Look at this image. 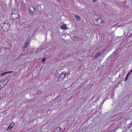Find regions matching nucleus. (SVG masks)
Masks as SVG:
<instances>
[{"instance_id":"18","label":"nucleus","mask_w":132,"mask_h":132,"mask_svg":"<svg viewBox=\"0 0 132 132\" xmlns=\"http://www.w3.org/2000/svg\"><path fill=\"white\" fill-rule=\"evenodd\" d=\"M132 72V69L129 72L130 73L131 72Z\"/></svg>"},{"instance_id":"7","label":"nucleus","mask_w":132,"mask_h":132,"mask_svg":"<svg viewBox=\"0 0 132 132\" xmlns=\"http://www.w3.org/2000/svg\"><path fill=\"white\" fill-rule=\"evenodd\" d=\"M29 42H26L24 43L23 46V47L24 48H26L27 47L28 45L29 44Z\"/></svg>"},{"instance_id":"2","label":"nucleus","mask_w":132,"mask_h":132,"mask_svg":"<svg viewBox=\"0 0 132 132\" xmlns=\"http://www.w3.org/2000/svg\"><path fill=\"white\" fill-rule=\"evenodd\" d=\"M94 20L95 21L96 24L98 25H100L101 23L104 22L100 18H98L97 19H95Z\"/></svg>"},{"instance_id":"6","label":"nucleus","mask_w":132,"mask_h":132,"mask_svg":"<svg viewBox=\"0 0 132 132\" xmlns=\"http://www.w3.org/2000/svg\"><path fill=\"white\" fill-rule=\"evenodd\" d=\"M28 8L29 9V10H35V8L32 6L31 5H29L28 6Z\"/></svg>"},{"instance_id":"5","label":"nucleus","mask_w":132,"mask_h":132,"mask_svg":"<svg viewBox=\"0 0 132 132\" xmlns=\"http://www.w3.org/2000/svg\"><path fill=\"white\" fill-rule=\"evenodd\" d=\"M102 51H100L98 52L96 54L95 56V58H97L98 57L101 55L102 54Z\"/></svg>"},{"instance_id":"17","label":"nucleus","mask_w":132,"mask_h":132,"mask_svg":"<svg viewBox=\"0 0 132 132\" xmlns=\"http://www.w3.org/2000/svg\"><path fill=\"white\" fill-rule=\"evenodd\" d=\"M25 48H23V47L22 48V50L23 51H24V50H25Z\"/></svg>"},{"instance_id":"13","label":"nucleus","mask_w":132,"mask_h":132,"mask_svg":"<svg viewBox=\"0 0 132 132\" xmlns=\"http://www.w3.org/2000/svg\"><path fill=\"white\" fill-rule=\"evenodd\" d=\"M6 74V72H4L1 73V76H3Z\"/></svg>"},{"instance_id":"14","label":"nucleus","mask_w":132,"mask_h":132,"mask_svg":"<svg viewBox=\"0 0 132 132\" xmlns=\"http://www.w3.org/2000/svg\"><path fill=\"white\" fill-rule=\"evenodd\" d=\"M46 60V58H43L42 60V61L43 62H44Z\"/></svg>"},{"instance_id":"12","label":"nucleus","mask_w":132,"mask_h":132,"mask_svg":"<svg viewBox=\"0 0 132 132\" xmlns=\"http://www.w3.org/2000/svg\"><path fill=\"white\" fill-rule=\"evenodd\" d=\"M33 10H29V13L31 14H34V12H33Z\"/></svg>"},{"instance_id":"16","label":"nucleus","mask_w":132,"mask_h":132,"mask_svg":"<svg viewBox=\"0 0 132 132\" xmlns=\"http://www.w3.org/2000/svg\"><path fill=\"white\" fill-rule=\"evenodd\" d=\"M13 72L12 71H8V72H6V73H10L11 72Z\"/></svg>"},{"instance_id":"19","label":"nucleus","mask_w":132,"mask_h":132,"mask_svg":"<svg viewBox=\"0 0 132 132\" xmlns=\"http://www.w3.org/2000/svg\"><path fill=\"white\" fill-rule=\"evenodd\" d=\"M93 1L94 2H95L97 1V0H93Z\"/></svg>"},{"instance_id":"15","label":"nucleus","mask_w":132,"mask_h":132,"mask_svg":"<svg viewBox=\"0 0 132 132\" xmlns=\"http://www.w3.org/2000/svg\"><path fill=\"white\" fill-rule=\"evenodd\" d=\"M118 51L117 50H115L114 51V54H117V53Z\"/></svg>"},{"instance_id":"10","label":"nucleus","mask_w":132,"mask_h":132,"mask_svg":"<svg viewBox=\"0 0 132 132\" xmlns=\"http://www.w3.org/2000/svg\"><path fill=\"white\" fill-rule=\"evenodd\" d=\"M61 27L62 29H65L67 28V27L64 25H62L61 26Z\"/></svg>"},{"instance_id":"9","label":"nucleus","mask_w":132,"mask_h":132,"mask_svg":"<svg viewBox=\"0 0 132 132\" xmlns=\"http://www.w3.org/2000/svg\"><path fill=\"white\" fill-rule=\"evenodd\" d=\"M130 74V73H129V72H128V74H127V76H126V78H125V81H127V79H128V77L129 76V75Z\"/></svg>"},{"instance_id":"20","label":"nucleus","mask_w":132,"mask_h":132,"mask_svg":"<svg viewBox=\"0 0 132 132\" xmlns=\"http://www.w3.org/2000/svg\"><path fill=\"white\" fill-rule=\"evenodd\" d=\"M58 1H59V2L60 1V0H58Z\"/></svg>"},{"instance_id":"3","label":"nucleus","mask_w":132,"mask_h":132,"mask_svg":"<svg viewBox=\"0 0 132 132\" xmlns=\"http://www.w3.org/2000/svg\"><path fill=\"white\" fill-rule=\"evenodd\" d=\"M66 75V73L63 72L61 73L60 75L59 76V79L61 78L62 79H63L65 77Z\"/></svg>"},{"instance_id":"1","label":"nucleus","mask_w":132,"mask_h":132,"mask_svg":"<svg viewBox=\"0 0 132 132\" xmlns=\"http://www.w3.org/2000/svg\"><path fill=\"white\" fill-rule=\"evenodd\" d=\"M11 17L13 21L15 22L16 23L18 22L19 20L20 16L17 14H13L11 15Z\"/></svg>"},{"instance_id":"8","label":"nucleus","mask_w":132,"mask_h":132,"mask_svg":"<svg viewBox=\"0 0 132 132\" xmlns=\"http://www.w3.org/2000/svg\"><path fill=\"white\" fill-rule=\"evenodd\" d=\"M75 17L76 18L77 21H78L80 20V17L79 16L77 15H75Z\"/></svg>"},{"instance_id":"4","label":"nucleus","mask_w":132,"mask_h":132,"mask_svg":"<svg viewBox=\"0 0 132 132\" xmlns=\"http://www.w3.org/2000/svg\"><path fill=\"white\" fill-rule=\"evenodd\" d=\"M14 126V124L13 123V122L9 126L7 129V130L8 131H10L11 130V129Z\"/></svg>"},{"instance_id":"11","label":"nucleus","mask_w":132,"mask_h":132,"mask_svg":"<svg viewBox=\"0 0 132 132\" xmlns=\"http://www.w3.org/2000/svg\"><path fill=\"white\" fill-rule=\"evenodd\" d=\"M41 93V90H39L37 92V94L39 95Z\"/></svg>"}]
</instances>
